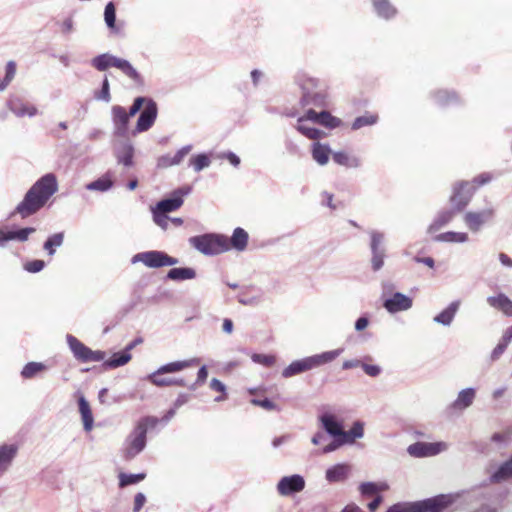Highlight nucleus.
Instances as JSON below:
<instances>
[{"mask_svg": "<svg viewBox=\"0 0 512 512\" xmlns=\"http://www.w3.org/2000/svg\"><path fill=\"white\" fill-rule=\"evenodd\" d=\"M45 267V262L43 260L35 259L27 262L24 265V269L29 273H38L42 271Z\"/></svg>", "mask_w": 512, "mask_h": 512, "instance_id": "57", "label": "nucleus"}, {"mask_svg": "<svg viewBox=\"0 0 512 512\" xmlns=\"http://www.w3.org/2000/svg\"><path fill=\"white\" fill-rule=\"evenodd\" d=\"M487 303L506 316H512V301L504 293H499L496 296H489Z\"/></svg>", "mask_w": 512, "mask_h": 512, "instance_id": "28", "label": "nucleus"}, {"mask_svg": "<svg viewBox=\"0 0 512 512\" xmlns=\"http://www.w3.org/2000/svg\"><path fill=\"white\" fill-rule=\"evenodd\" d=\"M361 368L364 370V372L371 376V377H377L381 374L382 368L379 365L374 364H367L362 362Z\"/></svg>", "mask_w": 512, "mask_h": 512, "instance_id": "60", "label": "nucleus"}, {"mask_svg": "<svg viewBox=\"0 0 512 512\" xmlns=\"http://www.w3.org/2000/svg\"><path fill=\"white\" fill-rule=\"evenodd\" d=\"M111 117L114 128V135L118 137H126L128 134V125L130 118L127 110L120 105H114L111 108Z\"/></svg>", "mask_w": 512, "mask_h": 512, "instance_id": "18", "label": "nucleus"}, {"mask_svg": "<svg viewBox=\"0 0 512 512\" xmlns=\"http://www.w3.org/2000/svg\"><path fill=\"white\" fill-rule=\"evenodd\" d=\"M131 263H143L148 268H161L166 266H174L179 263V260L169 256L163 251L150 250L135 254L131 258Z\"/></svg>", "mask_w": 512, "mask_h": 512, "instance_id": "8", "label": "nucleus"}, {"mask_svg": "<svg viewBox=\"0 0 512 512\" xmlns=\"http://www.w3.org/2000/svg\"><path fill=\"white\" fill-rule=\"evenodd\" d=\"M114 155L119 164H122L126 167L133 166V164H134V162H133L134 147L130 142H128V141L121 142L115 148Z\"/></svg>", "mask_w": 512, "mask_h": 512, "instance_id": "22", "label": "nucleus"}, {"mask_svg": "<svg viewBox=\"0 0 512 512\" xmlns=\"http://www.w3.org/2000/svg\"><path fill=\"white\" fill-rule=\"evenodd\" d=\"M378 116L373 114H366L363 116L357 117L354 122L352 123V129L358 130L365 126H371L377 123Z\"/></svg>", "mask_w": 512, "mask_h": 512, "instance_id": "48", "label": "nucleus"}, {"mask_svg": "<svg viewBox=\"0 0 512 512\" xmlns=\"http://www.w3.org/2000/svg\"><path fill=\"white\" fill-rule=\"evenodd\" d=\"M191 191V188L181 187L177 190H175L171 197L162 199L159 201L153 209L162 212V213H169L176 211L178 208H180L183 204V197L188 195Z\"/></svg>", "mask_w": 512, "mask_h": 512, "instance_id": "17", "label": "nucleus"}, {"mask_svg": "<svg viewBox=\"0 0 512 512\" xmlns=\"http://www.w3.org/2000/svg\"><path fill=\"white\" fill-rule=\"evenodd\" d=\"M476 398V389L472 387L464 388L457 394L456 399L450 404V409L462 412L468 409Z\"/></svg>", "mask_w": 512, "mask_h": 512, "instance_id": "19", "label": "nucleus"}, {"mask_svg": "<svg viewBox=\"0 0 512 512\" xmlns=\"http://www.w3.org/2000/svg\"><path fill=\"white\" fill-rule=\"evenodd\" d=\"M433 240L436 242L466 243L469 240V236L465 232L448 231L436 235Z\"/></svg>", "mask_w": 512, "mask_h": 512, "instance_id": "37", "label": "nucleus"}, {"mask_svg": "<svg viewBox=\"0 0 512 512\" xmlns=\"http://www.w3.org/2000/svg\"><path fill=\"white\" fill-rule=\"evenodd\" d=\"M297 84L302 90L301 104L323 107L326 105V95L318 90V80L301 75L297 77Z\"/></svg>", "mask_w": 512, "mask_h": 512, "instance_id": "7", "label": "nucleus"}, {"mask_svg": "<svg viewBox=\"0 0 512 512\" xmlns=\"http://www.w3.org/2000/svg\"><path fill=\"white\" fill-rule=\"evenodd\" d=\"M317 123L327 128L333 129L340 125L341 120L332 116L328 111H321L319 112V119Z\"/></svg>", "mask_w": 512, "mask_h": 512, "instance_id": "47", "label": "nucleus"}, {"mask_svg": "<svg viewBox=\"0 0 512 512\" xmlns=\"http://www.w3.org/2000/svg\"><path fill=\"white\" fill-rule=\"evenodd\" d=\"M95 98L97 100H101L106 103L110 102V100H111L110 85H109V81H108L107 77H105L103 79L101 90L95 94Z\"/></svg>", "mask_w": 512, "mask_h": 512, "instance_id": "52", "label": "nucleus"}, {"mask_svg": "<svg viewBox=\"0 0 512 512\" xmlns=\"http://www.w3.org/2000/svg\"><path fill=\"white\" fill-rule=\"evenodd\" d=\"M359 491L364 496H371L378 493L377 483L363 482L359 486Z\"/></svg>", "mask_w": 512, "mask_h": 512, "instance_id": "56", "label": "nucleus"}, {"mask_svg": "<svg viewBox=\"0 0 512 512\" xmlns=\"http://www.w3.org/2000/svg\"><path fill=\"white\" fill-rule=\"evenodd\" d=\"M435 102L440 106H448L457 102V95L455 92L447 90H439L434 95Z\"/></svg>", "mask_w": 512, "mask_h": 512, "instance_id": "46", "label": "nucleus"}, {"mask_svg": "<svg viewBox=\"0 0 512 512\" xmlns=\"http://www.w3.org/2000/svg\"><path fill=\"white\" fill-rule=\"evenodd\" d=\"M78 403H79V411H80V414L82 417L84 430L89 432L92 430L93 423H94L90 405L83 396H81L79 398Z\"/></svg>", "mask_w": 512, "mask_h": 512, "instance_id": "35", "label": "nucleus"}, {"mask_svg": "<svg viewBox=\"0 0 512 512\" xmlns=\"http://www.w3.org/2000/svg\"><path fill=\"white\" fill-rule=\"evenodd\" d=\"M333 161L338 165L347 168H359L362 164L361 159L355 155H350L344 151H337L332 154Z\"/></svg>", "mask_w": 512, "mask_h": 512, "instance_id": "32", "label": "nucleus"}, {"mask_svg": "<svg viewBox=\"0 0 512 512\" xmlns=\"http://www.w3.org/2000/svg\"><path fill=\"white\" fill-rule=\"evenodd\" d=\"M252 361L265 367H271L275 364L276 358L273 355L255 353L251 357Z\"/></svg>", "mask_w": 512, "mask_h": 512, "instance_id": "51", "label": "nucleus"}, {"mask_svg": "<svg viewBox=\"0 0 512 512\" xmlns=\"http://www.w3.org/2000/svg\"><path fill=\"white\" fill-rule=\"evenodd\" d=\"M144 478H145L144 473H139V474L122 473L119 476V485L121 487H124V486H128V485L136 484V483L142 481Z\"/></svg>", "mask_w": 512, "mask_h": 512, "instance_id": "50", "label": "nucleus"}, {"mask_svg": "<svg viewBox=\"0 0 512 512\" xmlns=\"http://www.w3.org/2000/svg\"><path fill=\"white\" fill-rule=\"evenodd\" d=\"M104 21L112 32H119V28L116 26V8L113 2H109L105 6Z\"/></svg>", "mask_w": 512, "mask_h": 512, "instance_id": "42", "label": "nucleus"}, {"mask_svg": "<svg viewBox=\"0 0 512 512\" xmlns=\"http://www.w3.org/2000/svg\"><path fill=\"white\" fill-rule=\"evenodd\" d=\"M149 98H146V97H142V96H139V97H136L133 101V104L131 105L129 111H127V115L129 118L135 116L142 108V106L145 104L146 105V101H148Z\"/></svg>", "mask_w": 512, "mask_h": 512, "instance_id": "55", "label": "nucleus"}, {"mask_svg": "<svg viewBox=\"0 0 512 512\" xmlns=\"http://www.w3.org/2000/svg\"><path fill=\"white\" fill-rule=\"evenodd\" d=\"M191 245L205 255H217L230 249L227 236L221 234H205L190 238Z\"/></svg>", "mask_w": 512, "mask_h": 512, "instance_id": "6", "label": "nucleus"}, {"mask_svg": "<svg viewBox=\"0 0 512 512\" xmlns=\"http://www.w3.org/2000/svg\"><path fill=\"white\" fill-rule=\"evenodd\" d=\"M36 231L33 227L21 228L17 231H9V239L17 240L19 242H25L28 240L30 234Z\"/></svg>", "mask_w": 512, "mask_h": 512, "instance_id": "49", "label": "nucleus"}, {"mask_svg": "<svg viewBox=\"0 0 512 512\" xmlns=\"http://www.w3.org/2000/svg\"><path fill=\"white\" fill-rule=\"evenodd\" d=\"M172 166H176V164L173 160V156L170 154L162 155L157 159V167L160 169H166Z\"/></svg>", "mask_w": 512, "mask_h": 512, "instance_id": "59", "label": "nucleus"}, {"mask_svg": "<svg viewBox=\"0 0 512 512\" xmlns=\"http://www.w3.org/2000/svg\"><path fill=\"white\" fill-rule=\"evenodd\" d=\"M153 220L162 229L166 230L170 223V217L167 214L159 212L152 208Z\"/></svg>", "mask_w": 512, "mask_h": 512, "instance_id": "54", "label": "nucleus"}, {"mask_svg": "<svg viewBox=\"0 0 512 512\" xmlns=\"http://www.w3.org/2000/svg\"><path fill=\"white\" fill-rule=\"evenodd\" d=\"M495 211L493 208H485L481 211H469L465 213L463 220L467 228L473 232H479L483 226L493 221Z\"/></svg>", "mask_w": 512, "mask_h": 512, "instance_id": "11", "label": "nucleus"}, {"mask_svg": "<svg viewBox=\"0 0 512 512\" xmlns=\"http://www.w3.org/2000/svg\"><path fill=\"white\" fill-rule=\"evenodd\" d=\"M211 164L209 156L205 153L194 155L189 160V166L193 168L195 172H200L205 168H208Z\"/></svg>", "mask_w": 512, "mask_h": 512, "instance_id": "44", "label": "nucleus"}, {"mask_svg": "<svg viewBox=\"0 0 512 512\" xmlns=\"http://www.w3.org/2000/svg\"><path fill=\"white\" fill-rule=\"evenodd\" d=\"M156 422L157 420L153 417H145L137 423L123 443L122 454L125 460L134 459L145 449L148 426Z\"/></svg>", "mask_w": 512, "mask_h": 512, "instance_id": "3", "label": "nucleus"}, {"mask_svg": "<svg viewBox=\"0 0 512 512\" xmlns=\"http://www.w3.org/2000/svg\"><path fill=\"white\" fill-rule=\"evenodd\" d=\"M251 403L255 406L262 407L263 409L268 410V411L279 410L277 405L268 398H265L263 400L254 398L251 400Z\"/></svg>", "mask_w": 512, "mask_h": 512, "instance_id": "58", "label": "nucleus"}, {"mask_svg": "<svg viewBox=\"0 0 512 512\" xmlns=\"http://www.w3.org/2000/svg\"><path fill=\"white\" fill-rule=\"evenodd\" d=\"M334 438H335L334 441H332L330 444L323 447L322 452L324 454L335 451L336 449H338L339 447L344 445L343 441L339 437H334Z\"/></svg>", "mask_w": 512, "mask_h": 512, "instance_id": "64", "label": "nucleus"}, {"mask_svg": "<svg viewBox=\"0 0 512 512\" xmlns=\"http://www.w3.org/2000/svg\"><path fill=\"white\" fill-rule=\"evenodd\" d=\"M196 277V271L190 267L172 268L167 273V278L173 281L191 280Z\"/></svg>", "mask_w": 512, "mask_h": 512, "instance_id": "36", "label": "nucleus"}, {"mask_svg": "<svg viewBox=\"0 0 512 512\" xmlns=\"http://www.w3.org/2000/svg\"><path fill=\"white\" fill-rule=\"evenodd\" d=\"M113 187V181L109 172L100 178L88 183L86 189L90 191L106 192Z\"/></svg>", "mask_w": 512, "mask_h": 512, "instance_id": "38", "label": "nucleus"}, {"mask_svg": "<svg viewBox=\"0 0 512 512\" xmlns=\"http://www.w3.org/2000/svg\"><path fill=\"white\" fill-rule=\"evenodd\" d=\"M508 344L504 340H500L497 346L492 350L490 359L491 361H497L506 350Z\"/></svg>", "mask_w": 512, "mask_h": 512, "instance_id": "61", "label": "nucleus"}, {"mask_svg": "<svg viewBox=\"0 0 512 512\" xmlns=\"http://www.w3.org/2000/svg\"><path fill=\"white\" fill-rule=\"evenodd\" d=\"M248 233L240 227L234 229L231 238H229L230 248H234L237 251H243L248 244Z\"/></svg>", "mask_w": 512, "mask_h": 512, "instance_id": "34", "label": "nucleus"}, {"mask_svg": "<svg viewBox=\"0 0 512 512\" xmlns=\"http://www.w3.org/2000/svg\"><path fill=\"white\" fill-rule=\"evenodd\" d=\"M158 114V107L153 99H148L144 109L140 112L133 135L148 131L154 124Z\"/></svg>", "mask_w": 512, "mask_h": 512, "instance_id": "13", "label": "nucleus"}, {"mask_svg": "<svg viewBox=\"0 0 512 512\" xmlns=\"http://www.w3.org/2000/svg\"><path fill=\"white\" fill-rule=\"evenodd\" d=\"M323 429L332 437H339L342 430V425L335 419L334 416L324 414L319 417Z\"/></svg>", "mask_w": 512, "mask_h": 512, "instance_id": "33", "label": "nucleus"}, {"mask_svg": "<svg viewBox=\"0 0 512 512\" xmlns=\"http://www.w3.org/2000/svg\"><path fill=\"white\" fill-rule=\"evenodd\" d=\"M64 241V233L59 232L55 233L48 237L45 241L43 248L47 251L49 256H53L55 254L56 248L60 247Z\"/></svg>", "mask_w": 512, "mask_h": 512, "instance_id": "43", "label": "nucleus"}, {"mask_svg": "<svg viewBox=\"0 0 512 512\" xmlns=\"http://www.w3.org/2000/svg\"><path fill=\"white\" fill-rule=\"evenodd\" d=\"M131 358V354L123 350L121 352L114 353L108 360L104 361L103 365L105 368L113 369L127 364Z\"/></svg>", "mask_w": 512, "mask_h": 512, "instance_id": "40", "label": "nucleus"}, {"mask_svg": "<svg viewBox=\"0 0 512 512\" xmlns=\"http://www.w3.org/2000/svg\"><path fill=\"white\" fill-rule=\"evenodd\" d=\"M482 498H484L482 494L475 492L441 494L423 501L397 503L392 505L387 512H441L443 509L451 505H468Z\"/></svg>", "mask_w": 512, "mask_h": 512, "instance_id": "1", "label": "nucleus"}, {"mask_svg": "<svg viewBox=\"0 0 512 512\" xmlns=\"http://www.w3.org/2000/svg\"><path fill=\"white\" fill-rule=\"evenodd\" d=\"M350 465L345 463L336 464L326 470L325 477L330 483L341 482L348 478Z\"/></svg>", "mask_w": 512, "mask_h": 512, "instance_id": "26", "label": "nucleus"}, {"mask_svg": "<svg viewBox=\"0 0 512 512\" xmlns=\"http://www.w3.org/2000/svg\"><path fill=\"white\" fill-rule=\"evenodd\" d=\"M208 377V370L205 365L201 366L197 373V378L194 383L191 385H187L188 389L191 391H195L200 385H202Z\"/></svg>", "mask_w": 512, "mask_h": 512, "instance_id": "53", "label": "nucleus"}, {"mask_svg": "<svg viewBox=\"0 0 512 512\" xmlns=\"http://www.w3.org/2000/svg\"><path fill=\"white\" fill-rule=\"evenodd\" d=\"M488 479L485 484H501L512 479V455L497 467L486 468Z\"/></svg>", "mask_w": 512, "mask_h": 512, "instance_id": "16", "label": "nucleus"}, {"mask_svg": "<svg viewBox=\"0 0 512 512\" xmlns=\"http://www.w3.org/2000/svg\"><path fill=\"white\" fill-rule=\"evenodd\" d=\"M305 488V479L299 474L282 477L277 483V492L283 497L303 491Z\"/></svg>", "mask_w": 512, "mask_h": 512, "instance_id": "15", "label": "nucleus"}, {"mask_svg": "<svg viewBox=\"0 0 512 512\" xmlns=\"http://www.w3.org/2000/svg\"><path fill=\"white\" fill-rule=\"evenodd\" d=\"M364 435V424L360 421L353 423L348 431L341 430L339 438L344 444H353L356 439L362 438Z\"/></svg>", "mask_w": 512, "mask_h": 512, "instance_id": "31", "label": "nucleus"}, {"mask_svg": "<svg viewBox=\"0 0 512 512\" xmlns=\"http://www.w3.org/2000/svg\"><path fill=\"white\" fill-rule=\"evenodd\" d=\"M57 190L58 183L56 176L52 173L45 174L26 192L23 200L16 206L11 216L19 214L21 218H27L35 214L45 206L47 201Z\"/></svg>", "mask_w": 512, "mask_h": 512, "instance_id": "2", "label": "nucleus"}, {"mask_svg": "<svg viewBox=\"0 0 512 512\" xmlns=\"http://www.w3.org/2000/svg\"><path fill=\"white\" fill-rule=\"evenodd\" d=\"M18 447L15 444H4L0 446V476L11 466L17 455Z\"/></svg>", "mask_w": 512, "mask_h": 512, "instance_id": "24", "label": "nucleus"}, {"mask_svg": "<svg viewBox=\"0 0 512 512\" xmlns=\"http://www.w3.org/2000/svg\"><path fill=\"white\" fill-rule=\"evenodd\" d=\"M192 145H186L183 146L181 149H179L175 155H173V160L176 165H179L183 159L191 152Z\"/></svg>", "mask_w": 512, "mask_h": 512, "instance_id": "62", "label": "nucleus"}, {"mask_svg": "<svg viewBox=\"0 0 512 512\" xmlns=\"http://www.w3.org/2000/svg\"><path fill=\"white\" fill-rule=\"evenodd\" d=\"M163 374L164 373H157V371H154L153 373H151L147 376V380L157 387H167V386L187 387V384L184 379L159 377L160 375H163Z\"/></svg>", "mask_w": 512, "mask_h": 512, "instance_id": "30", "label": "nucleus"}, {"mask_svg": "<svg viewBox=\"0 0 512 512\" xmlns=\"http://www.w3.org/2000/svg\"><path fill=\"white\" fill-rule=\"evenodd\" d=\"M8 108L17 117H33L38 113V109L34 105L28 104L20 98L10 99Z\"/></svg>", "mask_w": 512, "mask_h": 512, "instance_id": "20", "label": "nucleus"}, {"mask_svg": "<svg viewBox=\"0 0 512 512\" xmlns=\"http://www.w3.org/2000/svg\"><path fill=\"white\" fill-rule=\"evenodd\" d=\"M446 442H416L408 446L407 452L415 458L431 457L448 449Z\"/></svg>", "mask_w": 512, "mask_h": 512, "instance_id": "12", "label": "nucleus"}, {"mask_svg": "<svg viewBox=\"0 0 512 512\" xmlns=\"http://www.w3.org/2000/svg\"><path fill=\"white\" fill-rule=\"evenodd\" d=\"M343 351V348H338L335 350L326 351L320 354L305 357L303 359L295 360L292 363H290L285 369H283L282 376L284 378H290L303 372L309 371L311 369L320 367L324 364L331 363L338 356H340Z\"/></svg>", "mask_w": 512, "mask_h": 512, "instance_id": "4", "label": "nucleus"}, {"mask_svg": "<svg viewBox=\"0 0 512 512\" xmlns=\"http://www.w3.org/2000/svg\"><path fill=\"white\" fill-rule=\"evenodd\" d=\"M460 300L452 301L443 311L434 316L433 321L443 326H450L460 308Z\"/></svg>", "mask_w": 512, "mask_h": 512, "instance_id": "23", "label": "nucleus"}, {"mask_svg": "<svg viewBox=\"0 0 512 512\" xmlns=\"http://www.w3.org/2000/svg\"><path fill=\"white\" fill-rule=\"evenodd\" d=\"M330 153L328 145L315 142L312 146V157L321 166L328 163Z\"/></svg>", "mask_w": 512, "mask_h": 512, "instance_id": "39", "label": "nucleus"}, {"mask_svg": "<svg viewBox=\"0 0 512 512\" xmlns=\"http://www.w3.org/2000/svg\"><path fill=\"white\" fill-rule=\"evenodd\" d=\"M296 129L302 135L312 140H317L324 135V133L321 130L307 125L305 122V118H298V124L296 126Z\"/></svg>", "mask_w": 512, "mask_h": 512, "instance_id": "41", "label": "nucleus"}, {"mask_svg": "<svg viewBox=\"0 0 512 512\" xmlns=\"http://www.w3.org/2000/svg\"><path fill=\"white\" fill-rule=\"evenodd\" d=\"M386 291H384V301L383 307L390 313L395 314L398 312H403L409 310L413 305V300L411 297L400 293L394 292L389 296H386Z\"/></svg>", "mask_w": 512, "mask_h": 512, "instance_id": "14", "label": "nucleus"}, {"mask_svg": "<svg viewBox=\"0 0 512 512\" xmlns=\"http://www.w3.org/2000/svg\"><path fill=\"white\" fill-rule=\"evenodd\" d=\"M92 66L98 71H105L110 67H115L124 73L128 78L136 84H143V79L139 72L132 66V64L125 59L118 58L109 53L98 55L92 59Z\"/></svg>", "mask_w": 512, "mask_h": 512, "instance_id": "5", "label": "nucleus"}, {"mask_svg": "<svg viewBox=\"0 0 512 512\" xmlns=\"http://www.w3.org/2000/svg\"><path fill=\"white\" fill-rule=\"evenodd\" d=\"M46 368V365L41 362H29L23 367L21 376L25 379H31L40 372L46 370Z\"/></svg>", "mask_w": 512, "mask_h": 512, "instance_id": "45", "label": "nucleus"}, {"mask_svg": "<svg viewBox=\"0 0 512 512\" xmlns=\"http://www.w3.org/2000/svg\"><path fill=\"white\" fill-rule=\"evenodd\" d=\"M66 340L73 356L80 362L88 363L91 349L71 334L66 336Z\"/></svg>", "mask_w": 512, "mask_h": 512, "instance_id": "21", "label": "nucleus"}, {"mask_svg": "<svg viewBox=\"0 0 512 512\" xmlns=\"http://www.w3.org/2000/svg\"><path fill=\"white\" fill-rule=\"evenodd\" d=\"M475 186L468 181H461L456 183L453 187V193L450 197V202L454 211H462L470 202Z\"/></svg>", "mask_w": 512, "mask_h": 512, "instance_id": "10", "label": "nucleus"}, {"mask_svg": "<svg viewBox=\"0 0 512 512\" xmlns=\"http://www.w3.org/2000/svg\"><path fill=\"white\" fill-rule=\"evenodd\" d=\"M374 13L385 20L394 18L397 14L396 7L389 0H372Z\"/></svg>", "mask_w": 512, "mask_h": 512, "instance_id": "25", "label": "nucleus"}, {"mask_svg": "<svg viewBox=\"0 0 512 512\" xmlns=\"http://www.w3.org/2000/svg\"><path fill=\"white\" fill-rule=\"evenodd\" d=\"M15 75H16V63L12 60L8 61L6 64V67H5L4 79L6 80V82H8L10 84L11 81L14 79Z\"/></svg>", "mask_w": 512, "mask_h": 512, "instance_id": "63", "label": "nucleus"}, {"mask_svg": "<svg viewBox=\"0 0 512 512\" xmlns=\"http://www.w3.org/2000/svg\"><path fill=\"white\" fill-rule=\"evenodd\" d=\"M370 236V250L372 254L371 265L374 271L380 270L384 265L385 257V233L372 229L368 231Z\"/></svg>", "mask_w": 512, "mask_h": 512, "instance_id": "9", "label": "nucleus"}, {"mask_svg": "<svg viewBox=\"0 0 512 512\" xmlns=\"http://www.w3.org/2000/svg\"><path fill=\"white\" fill-rule=\"evenodd\" d=\"M199 358H191L188 360L174 361L160 366L156 371L157 373H176L188 367L195 366L199 363Z\"/></svg>", "mask_w": 512, "mask_h": 512, "instance_id": "29", "label": "nucleus"}, {"mask_svg": "<svg viewBox=\"0 0 512 512\" xmlns=\"http://www.w3.org/2000/svg\"><path fill=\"white\" fill-rule=\"evenodd\" d=\"M455 211L453 209L441 210L437 213L432 223L427 228L428 234H434L442 227L446 226L454 218Z\"/></svg>", "mask_w": 512, "mask_h": 512, "instance_id": "27", "label": "nucleus"}]
</instances>
